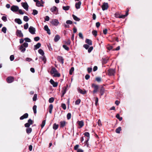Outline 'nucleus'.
Masks as SVG:
<instances>
[{
    "instance_id": "obj_1",
    "label": "nucleus",
    "mask_w": 152,
    "mask_h": 152,
    "mask_svg": "<svg viewBox=\"0 0 152 152\" xmlns=\"http://www.w3.org/2000/svg\"><path fill=\"white\" fill-rule=\"evenodd\" d=\"M50 73L53 75V76L56 77H59L61 75L60 73H58L56 69L54 67L52 66L50 71Z\"/></svg>"
},
{
    "instance_id": "obj_2",
    "label": "nucleus",
    "mask_w": 152,
    "mask_h": 152,
    "mask_svg": "<svg viewBox=\"0 0 152 152\" xmlns=\"http://www.w3.org/2000/svg\"><path fill=\"white\" fill-rule=\"evenodd\" d=\"M92 87L94 88V89L93 91L94 94L97 92L99 89V86L98 85L93 83L92 85Z\"/></svg>"
},
{
    "instance_id": "obj_3",
    "label": "nucleus",
    "mask_w": 152,
    "mask_h": 152,
    "mask_svg": "<svg viewBox=\"0 0 152 152\" xmlns=\"http://www.w3.org/2000/svg\"><path fill=\"white\" fill-rule=\"evenodd\" d=\"M108 75L109 76H113L114 75L115 73L114 70L112 69H110L107 71Z\"/></svg>"
},
{
    "instance_id": "obj_4",
    "label": "nucleus",
    "mask_w": 152,
    "mask_h": 152,
    "mask_svg": "<svg viewBox=\"0 0 152 152\" xmlns=\"http://www.w3.org/2000/svg\"><path fill=\"white\" fill-rule=\"evenodd\" d=\"M51 23L53 25L56 26L58 25L59 22L57 19H53L51 22Z\"/></svg>"
},
{
    "instance_id": "obj_5",
    "label": "nucleus",
    "mask_w": 152,
    "mask_h": 152,
    "mask_svg": "<svg viewBox=\"0 0 152 152\" xmlns=\"http://www.w3.org/2000/svg\"><path fill=\"white\" fill-rule=\"evenodd\" d=\"M10 9L13 12H16L18 10L19 7L17 6L13 5L11 7Z\"/></svg>"
},
{
    "instance_id": "obj_6",
    "label": "nucleus",
    "mask_w": 152,
    "mask_h": 152,
    "mask_svg": "<svg viewBox=\"0 0 152 152\" xmlns=\"http://www.w3.org/2000/svg\"><path fill=\"white\" fill-rule=\"evenodd\" d=\"M108 7L107 3L104 2L102 6V8L103 10H104L107 9Z\"/></svg>"
},
{
    "instance_id": "obj_7",
    "label": "nucleus",
    "mask_w": 152,
    "mask_h": 152,
    "mask_svg": "<svg viewBox=\"0 0 152 152\" xmlns=\"http://www.w3.org/2000/svg\"><path fill=\"white\" fill-rule=\"evenodd\" d=\"M21 4L22 6L26 11L28 10V6L27 2H22Z\"/></svg>"
},
{
    "instance_id": "obj_8",
    "label": "nucleus",
    "mask_w": 152,
    "mask_h": 152,
    "mask_svg": "<svg viewBox=\"0 0 152 152\" xmlns=\"http://www.w3.org/2000/svg\"><path fill=\"white\" fill-rule=\"evenodd\" d=\"M28 30L29 32L32 34H34L35 33V29L32 26H30Z\"/></svg>"
},
{
    "instance_id": "obj_9",
    "label": "nucleus",
    "mask_w": 152,
    "mask_h": 152,
    "mask_svg": "<svg viewBox=\"0 0 152 152\" xmlns=\"http://www.w3.org/2000/svg\"><path fill=\"white\" fill-rule=\"evenodd\" d=\"M16 34L17 36L19 37H23V34L20 30H17L16 31Z\"/></svg>"
},
{
    "instance_id": "obj_10",
    "label": "nucleus",
    "mask_w": 152,
    "mask_h": 152,
    "mask_svg": "<svg viewBox=\"0 0 152 152\" xmlns=\"http://www.w3.org/2000/svg\"><path fill=\"white\" fill-rule=\"evenodd\" d=\"M60 127L61 128H63L66 126V124H67V122H66L65 121H61L60 122Z\"/></svg>"
},
{
    "instance_id": "obj_11",
    "label": "nucleus",
    "mask_w": 152,
    "mask_h": 152,
    "mask_svg": "<svg viewBox=\"0 0 152 152\" xmlns=\"http://www.w3.org/2000/svg\"><path fill=\"white\" fill-rule=\"evenodd\" d=\"M14 79L12 77H9L7 78V83H10L13 81Z\"/></svg>"
},
{
    "instance_id": "obj_12",
    "label": "nucleus",
    "mask_w": 152,
    "mask_h": 152,
    "mask_svg": "<svg viewBox=\"0 0 152 152\" xmlns=\"http://www.w3.org/2000/svg\"><path fill=\"white\" fill-rule=\"evenodd\" d=\"M50 83L53 85V87H56L58 86V83L56 82H55L53 79H50Z\"/></svg>"
},
{
    "instance_id": "obj_13",
    "label": "nucleus",
    "mask_w": 152,
    "mask_h": 152,
    "mask_svg": "<svg viewBox=\"0 0 152 152\" xmlns=\"http://www.w3.org/2000/svg\"><path fill=\"white\" fill-rule=\"evenodd\" d=\"M57 59L58 61L60 63L62 64H63L64 63V59L62 57L59 56H58L57 57Z\"/></svg>"
},
{
    "instance_id": "obj_14",
    "label": "nucleus",
    "mask_w": 152,
    "mask_h": 152,
    "mask_svg": "<svg viewBox=\"0 0 152 152\" xmlns=\"http://www.w3.org/2000/svg\"><path fill=\"white\" fill-rule=\"evenodd\" d=\"M44 30L47 31V33L49 35L51 34L50 30L48 28V26L45 25L44 26Z\"/></svg>"
},
{
    "instance_id": "obj_15",
    "label": "nucleus",
    "mask_w": 152,
    "mask_h": 152,
    "mask_svg": "<svg viewBox=\"0 0 152 152\" xmlns=\"http://www.w3.org/2000/svg\"><path fill=\"white\" fill-rule=\"evenodd\" d=\"M28 114L27 113H26L21 116L20 118V119L21 120H22L24 119L27 118L28 117Z\"/></svg>"
},
{
    "instance_id": "obj_16",
    "label": "nucleus",
    "mask_w": 152,
    "mask_h": 152,
    "mask_svg": "<svg viewBox=\"0 0 152 152\" xmlns=\"http://www.w3.org/2000/svg\"><path fill=\"white\" fill-rule=\"evenodd\" d=\"M81 3L80 1H79L77 3H76L75 4V7L77 9H79L80 8Z\"/></svg>"
},
{
    "instance_id": "obj_17",
    "label": "nucleus",
    "mask_w": 152,
    "mask_h": 152,
    "mask_svg": "<svg viewBox=\"0 0 152 152\" xmlns=\"http://www.w3.org/2000/svg\"><path fill=\"white\" fill-rule=\"evenodd\" d=\"M77 123L80 126V128H82L84 125V122L83 121H77Z\"/></svg>"
},
{
    "instance_id": "obj_18",
    "label": "nucleus",
    "mask_w": 152,
    "mask_h": 152,
    "mask_svg": "<svg viewBox=\"0 0 152 152\" xmlns=\"http://www.w3.org/2000/svg\"><path fill=\"white\" fill-rule=\"evenodd\" d=\"M68 85H66V86L65 87H64L61 91L62 93H63V94H65L66 93V90L67 88L68 87Z\"/></svg>"
},
{
    "instance_id": "obj_19",
    "label": "nucleus",
    "mask_w": 152,
    "mask_h": 152,
    "mask_svg": "<svg viewBox=\"0 0 152 152\" xmlns=\"http://www.w3.org/2000/svg\"><path fill=\"white\" fill-rule=\"evenodd\" d=\"M129 10L128 9L126 11V14L125 15H120L119 18H124L126 16H127L128 15Z\"/></svg>"
},
{
    "instance_id": "obj_20",
    "label": "nucleus",
    "mask_w": 152,
    "mask_h": 152,
    "mask_svg": "<svg viewBox=\"0 0 152 152\" xmlns=\"http://www.w3.org/2000/svg\"><path fill=\"white\" fill-rule=\"evenodd\" d=\"M41 46V44L40 42L38 43L36 45L34 46V50H37L38 49H39Z\"/></svg>"
},
{
    "instance_id": "obj_21",
    "label": "nucleus",
    "mask_w": 152,
    "mask_h": 152,
    "mask_svg": "<svg viewBox=\"0 0 152 152\" xmlns=\"http://www.w3.org/2000/svg\"><path fill=\"white\" fill-rule=\"evenodd\" d=\"M100 93L101 96L103 95L104 93V88L103 86H102L101 87V89L100 91Z\"/></svg>"
},
{
    "instance_id": "obj_22",
    "label": "nucleus",
    "mask_w": 152,
    "mask_h": 152,
    "mask_svg": "<svg viewBox=\"0 0 152 152\" xmlns=\"http://www.w3.org/2000/svg\"><path fill=\"white\" fill-rule=\"evenodd\" d=\"M85 42L89 45H92V41L90 39H86L85 40Z\"/></svg>"
},
{
    "instance_id": "obj_23",
    "label": "nucleus",
    "mask_w": 152,
    "mask_h": 152,
    "mask_svg": "<svg viewBox=\"0 0 152 152\" xmlns=\"http://www.w3.org/2000/svg\"><path fill=\"white\" fill-rule=\"evenodd\" d=\"M60 39V37L58 35H56L55 36L54 40L55 42L58 41Z\"/></svg>"
},
{
    "instance_id": "obj_24",
    "label": "nucleus",
    "mask_w": 152,
    "mask_h": 152,
    "mask_svg": "<svg viewBox=\"0 0 152 152\" xmlns=\"http://www.w3.org/2000/svg\"><path fill=\"white\" fill-rule=\"evenodd\" d=\"M78 91L79 93H80V94L84 95L86 93V91L85 90H82L79 88L78 89Z\"/></svg>"
},
{
    "instance_id": "obj_25",
    "label": "nucleus",
    "mask_w": 152,
    "mask_h": 152,
    "mask_svg": "<svg viewBox=\"0 0 152 152\" xmlns=\"http://www.w3.org/2000/svg\"><path fill=\"white\" fill-rule=\"evenodd\" d=\"M19 49L21 50V52L23 53L26 50L25 48H24L22 45L20 46Z\"/></svg>"
},
{
    "instance_id": "obj_26",
    "label": "nucleus",
    "mask_w": 152,
    "mask_h": 152,
    "mask_svg": "<svg viewBox=\"0 0 152 152\" xmlns=\"http://www.w3.org/2000/svg\"><path fill=\"white\" fill-rule=\"evenodd\" d=\"M15 21L19 24H20L22 23V22L21 20L19 18L15 19Z\"/></svg>"
},
{
    "instance_id": "obj_27",
    "label": "nucleus",
    "mask_w": 152,
    "mask_h": 152,
    "mask_svg": "<svg viewBox=\"0 0 152 152\" xmlns=\"http://www.w3.org/2000/svg\"><path fill=\"white\" fill-rule=\"evenodd\" d=\"M53 108V106L52 104H50L49 107V112L51 114Z\"/></svg>"
},
{
    "instance_id": "obj_28",
    "label": "nucleus",
    "mask_w": 152,
    "mask_h": 152,
    "mask_svg": "<svg viewBox=\"0 0 152 152\" xmlns=\"http://www.w3.org/2000/svg\"><path fill=\"white\" fill-rule=\"evenodd\" d=\"M32 131V129L31 128H27L26 129V133L28 134L30 133Z\"/></svg>"
},
{
    "instance_id": "obj_29",
    "label": "nucleus",
    "mask_w": 152,
    "mask_h": 152,
    "mask_svg": "<svg viewBox=\"0 0 152 152\" xmlns=\"http://www.w3.org/2000/svg\"><path fill=\"white\" fill-rule=\"evenodd\" d=\"M72 16L74 19L75 21H79L80 20V18L77 17L75 15H72Z\"/></svg>"
},
{
    "instance_id": "obj_30",
    "label": "nucleus",
    "mask_w": 152,
    "mask_h": 152,
    "mask_svg": "<svg viewBox=\"0 0 152 152\" xmlns=\"http://www.w3.org/2000/svg\"><path fill=\"white\" fill-rule=\"evenodd\" d=\"M50 11L52 12H53L55 11H56V10H57V11L58 12V10H57V7L56 6H53L52 7L50 10Z\"/></svg>"
},
{
    "instance_id": "obj_31",
    "label": "nucleus",
    "mask_w": 152,
    "mask_h": 152,
    "mask_svg": "<svg viewBox=\"0 0 152 152\" xmlns=\"http://www.w3.org/2000/svg\"><path fill=\"white\" fill-rule=\"evenodd\" d=\"M39 58L44 61V64L46 63V59L45 56L44 55L42 57H40Z\"/></svg>"
},
{
    "instance_id": "obj_32",
    "label": "nucleus",
    "mask_w": 152,
    "mask_h": 152,
    "mask_svg": "<svg viewBox=\"0 0 152 152\" xmlns=\"http://www.w3.org/2000/svg\"><path fill=\"white\" fill-rule=\"evenodd\" d=\"M106 48L108 50H110L113 48V47L109 44H108L106 46Z\"/></svg>"
},
{
    "instance_id": "obj_33",
    "label": "nucleus",
    "mask_w": 152,
    "mask_h": 152,
    "mask_svg": "<svg viewBox=\"0 0 152 152\" xmlns=\"http://www.w3.org/2000/svg\"><path fill=\"white\" fill-rule=\"evenodd\" d=\"M58 127V125L56 124V123H54L53 125V129L54 130H56Z\"/></svg>"
},
{
    "instance_id": "obj_34",
    "label": "nucleus",
    "mask_w": 152,
    "mask_h": 152,
    "mask_svg": "<svg viewBox=\"0 0 152 152\" xmlns=\"http://www.w3.org/2000/svg\"><path fill=\"white\" fill-rule=\"evenodd\" d=\"M38 53L40 54L42 56H43L44 54V53L43 50L41 49H40L38 50Z\"/></svg>"
},
{
    "instance_id": "obj_35",
    "label": "nucleus",
    "mask_w": 152,
    "mask_h": 152,
    "mask_svg": "<svg viewBox=\"0 0 152 152\" xmlns=\"http://www.w3.org/2000/svg\"><path fill=\"white\" fill-rule=\"evenodd\" d=\"M121 127L119 126L118 127L117 129H116L115 130V132L116 133H120V131L121 130Z\"/></svg>"
},
{
    "instance_id": "obj_36",
    "label": "nucleus",
    "mask_w": 152,
    "mask_h": 152,
    "mask_svg": "<svg viewBox=\"0 0 152 152\" xmlns=\"http://www.w3.org/2000/svg\"><path fill=\"white\" fill-rule=\"evenodd\" d=\"M36 5L37 7H43L44 5L43 4H41L40 2V1H38L36 2Z\"/></svg>"
},
{
    "instance_id": "obj_37",
    "label": "nucleus",
    "mask_w": 152,
    "mask_h": 152,
    "mask_svg": "<svg viewBox=\"0 0 152 152\" xmlns=\"http://www.w3.org/2000/svg\"><path fill=\"white\" fill-rule=\"evenodd\" d=\"M120 121H121L122 120V118L120 117V115L119 114H117L115 116Z\"/></svg>"
},
{
    "instance_id": "obj_38",
    "label": "nucleus",
    "mask_w": 152,
    "mask_h": 152,
    "mask_svg": "<svg viewBox=\"0 0 152 152\" xmlns=\"http://www.w3.org/2000/svg\"><path fill=\"white\" fill-rule=\"evenodd\" d=\"M74 70V67H72L69 70V74L72 75V74Z\"/></svg>"
},
{
    "instance_id": "obj_39",
    "label": "nucleus",
    "mask_w": 152,
    "mask_h": 152,
    "mask_svg": "<svg viewBox=\"0 0 152 152\" xmlns=\"http://www.w3.org/2000/svg\"><path fill=\"white\" fill-rule=\"evenodd\" d=\"M63 9L65 10H68L69 9L70 7L67 6H63Z\"/></svg>"
},
{
    "instance_id": "obj_40",
    "label": "nucleus",
    "mask_w": 152,
    "mask_h": 152,
    "mask_svg": "<svg viewBox=\"0 0 152 152\" xmlns=\"http://www.w3.org/2000/svg\"><path fill=\"white\" fill-rule=\"evenodd\" d=\"M37 106L36 105H34L33 107V109L34 111V114H36L37 113L36 109Z\"/></svg>"
},
{
    "instance_id": "obj_41",
    "label": "nucleus",
    "mask_w": 152,
    "mask_h": 152,
    "mask_svg": "<svg viewBox=\"0 0 152 152\" xmlns=\"http://www.w3.org/2000/svg\"><path fill=\"white\" fill-rule=\"evenodd\" d=\"M23 19L24 21L27 22L29 20V18L28 16H24Z\"/></svg>"
},
{
    "instance_id": "obj_42",
    "label": "nucleus",
    "mask_w": 152,
    "mask_h": 152,
    "mask_svg": "<svg viewBox=\"0 0 152 152\" xmlns=\"http://www.w3.org/2000/svg\"><path fill=\"white\" fill-rule=\"evenodd\" d=\"M63 48L66 50L68 51L69 50V48L66 45H63Z\"/></svg>"
},
{
    "instance_id": "obj_43",
    "label": "nucleus",
    "mask_w": 152,
    "mask_h": 152,
    "mask_svg": "<svg viewBox=\"0 0 152 152\" xmlns=\"http://www.w3.org/2000/svg\"><path fill=\"white\" fill-rule=\"evenodd\" d=\"M38 13V11L35 10H33V12L32 13V14L33 15H35L37 14Z\"/></svg>"
},
{
    "instance_id": "obj_44",
    "label": "nucleus",
    "mask_w": 152,
    "mask_h": 152,
    "mask_svg": "<svg viewBox=\"0 0 152 152\" xmlns=\"http://www.w3.org/2000/svg\"><path fill=\"white\" fill-rule=\"evenodd\" d=\"M54 99L53 97H51L49 98V102L50 103H52L53 102Z\"/></svg>"
},
{
    "instance_id": "obj_45",
    "label": "nucleus",
    "mask_w": 152,
    "mask_h": 152,
    "mask_svg": "<svg viewBox=\"0 0 152 152\" xmlns=\"http://www.w3.org/2000/svg\"><path fill=\"white\" fill-rule=\"evenodd\" d=\"M92 34L94 35L95 37L97 35V31H96L95 30H93L92 31Z\"/></svg>"
},
{
    "instance_id": "obj_46",
    "label": "nucleus",
    "mask_w": 152,
    "mask_h": 152,
    "mask_svg": "<svg viewBox=\"0 0 152 152\" xmlns=\"http://www.w3.org/2000/svg\"><path fill=\"white\" fill-rule=\"evenodd\" d=\"M81 102V100L80 99H78L75 102V104L76 105H78L80 104Z\"/></svg>"
},
{
    "instance_id": "obj_47",
    "label": "nucleus",
    "mask_w": 152,
    "mask_h": 152,
    "mask_svg": "<svg viewBox=\"0 0 152 152\" xmlns=\"http://www.w3.org/2000/svg\"><path fill=\"white\" fill-rule=\"evenodd\" d=\"M7 30V29L6 27H4L2 28L1 31L4 33H6V32Z\"/></svg>"
},
{
    "instance_id": "obj_48",
    "label": "nucleus",
    "mask_w": 152,
    "mask_h": 152,
    "mask_svg": "<svg viewBox=\"0 0 152 152\" xmlns=\"http://www.w3.org/2000/svg\"><path fill=\"white\" fill-rule=\"evenodd\" d=\"M71 113H68L67 115V119L68 120H69V119H70L71 118Z\"/></svg>"
},
{
    "instance_id": "obj_49",
    "label": "nucleus",
    "mask_w": 152,
    "mask_h": 152,
    "mask_svg": "<svg viewBox=\"0 0 152 152\" xmlns=\"http://www.w3.org/2000/svg\"><path fill=\"white\" fill-rule=\"evenodd\" d=\"M28 122L30 125L34 123V121L31 119H29L28 121Z\"/></svg>"
},
{
    "instance_id": "obj_50",
    "label": "nucleus",
    "mask_w": 152,
    "mask_h": 152,
    "mask_svg": "<svg viewBox=\"0 0 152 152\" xmlns=\"http://www.w3.org/2000/svg\"><path fill=\"white\" fill-rule=\"evenodd\" d=\"M45 120H43L42 122L41 127L42 128H43L45 126Z\"/></svg>"
},
{
    "instance_id": "obj_51",
    "label": "nucleus",
    "mask_w": 152,
    "mask_h": 152,
    "mask_svg": "<svg viewBox=\"0 0 152 152\" xmlns=\"http://www.w3.org/2000/svg\"><path fill=\"white\" fill-rule=\"evenodd\" d=\"M37 95L36 94H35L34 95L33 98V101H36L37 99Z\"/></svg>"
},
{
    "instance_id": "obj_52",
    "label": "nucleus",
    "mask_w": 152,
    "mask_h": 152,
    "mask_svg": "<svg viewBox=\"0 0 152 152\" xmlns=\"http://www.w3.org/2000/svg\"><path fill=\"white\" fill-rule=\"evenodd\" d=\"M28 26V24L27 23H26L24 25V28L25 29H27Z\"/></svg>"
},
{
    "instance_id": "obj_53",
    "label": "nucleus",
    "mask_w": 152,
    "mask_h": 152,
    "mask_svg": "<svg viewBox=\"0 0 152 152\" xmlns=\"http://www.w3.org/2000/svg\"><path fill=\"white\" fill-rule=\"evenodd\" d=\"M61 107L64 110H66V105L65 104L62 103L61 104Z\"/></svg>"
},
{
    "instance_id": "obj_54",
    "label": "nucleus",
    "mask_w": 152,
    "mask_h": 152,
    "mask_svg": "<svg viewBox=\"0 0 152 152\" xmlns=\"http://www.w3.org/2000/svg\"><path fill=\"white\" fill-rule=\"evenodd\" d=\"M25 48H27L28 47V44L27 43L24 42L23 44L22 45Z\"/></svg>"
},
{
    "instance_id": "obj_55",
    "label": "nucleus",
    "mask_w": 152,
    "mask_h": 152,
    "mask_svg": "<svg viewBox=\"0 0 152 152\" xmlns=\"http://www.w3.org/2000/svg\"><path fill=\"white\" fill-rule=\"evenodd\" d=\"M96 80L98 82H100L101 81V79L100 77H96Z\"/></svg>"
},
{
    "instance_id": "obj_56",
    "label": "nucleus",
    "mask_w": 152,
    "mask_h": 152,
    "mask_svg": "<svg viewBox=\"0 0 152 152\" xmlns=\"http://www.w3.org/2000/svg\"><path fill=\"white\" fill-rule=\"evenodd\" d=\"M2 20L4 22L7 21V18L6 16H3L1 18Z\"/></svg>"
},
{
    "instance_id": "obj_57",
    "label": "nucleus",
    "mask_w": 152,
    "mask_h": 152,
    "mask_svg": "<svg viewBox=\"0 0 152 152\" xmlns=\"http://www.w3.org/2000/svg\"><path fill=\"white\" fill-rule=\"evenodd\" d=\"M93 47L91 46L88 49V52L89 53H90L91 51L93 50Z\"/></svg>"
},
{
    "instance_id": "obj_58",
    "label": "nucleus",
    "mask_w": 152,
    "mask_h": 152,
    "mask_svg": "<svg viewBox=\"0 0 152 152\" xmlns=\"http://www.w3.org/2000/svg\"><path fill=\"white\" fill-rule=\"evenodd\" d=\"M83 134H84V135L85 136H86L88 137H89L90 134H89V133L88 132H85V133H84Z\"/></svg>"
},
{
    "instance_id": "obj_59",
    "label": "nucleus",
    "mask_w": 152,
    "mask_h": 152,
    "mask_svg": "<svg viewBox=\"0 0 152 152\" xmlns=\"http://www.w3.org/2000/svg\"><path fill=\"white\" fill-rule=\"evenodd\" d=\"M83 47L84 48L86 49H88L89 47V46L87 44H85L84 45H83Z\"/></svg>"
},
{
    "instance_id": "obj_60",
    "label": "nucleus",
    "mask_w": 152,
    "mask_h": 152,
    "mask_svg": "<svg viewBox=\"0 0 152 152\" xmlns=\"http://www.w3.org/2000/svg\"><path fill=\"white\" fill-rule=\"evenodd\" d=\"M30 125H31L29 123L27 122L25 124L24 126L26 127L30 128L29 126Z\"/></svg>"
},
{
    "instance_id": "obj_61",
    "label": "nucleus",
    "mask_w": 152,
    "mask_h": 152,
    "mask_svg": "<svg viewBox=\"0 0 152 152\" xmlns=\"http://www.w3.org/2000/svg\"><path fill=\"white\" fill-rule=\"evenodd\" d=\"M66 23L67 24H72V21L71 20H67L66 21Z\"/></svg>"
},
{
    "instance_id": "obj_62",
    "label": "nucleus",
    "mask_w": 152,
    "mask_h": 152,
    "mask_svg": "<svg viewBox=\"0 0 152 152\" xmlns=\"http://www.w3.org/2000/svg\"><path fill=\"white\" fill-rule=\"evenodd\" d=\"M24 40L26 42H31V39L28 38H26L24 39Z\"/></svg>"
},
{
    "instance_id": "obj_63",
    "label": "nucleus",
    "mask_w": 152,
    "mask_h": 152,
    "mask_svg": "<svg viewBox=\"0 0 152 152\" xmlns=\"http://www.w3.org/2000/svg\"><path fill=\"white\" fill-rule=\"evenodd\" d=\"M14 59V56L13 55H11L10 56V59L11 61H13Z\"/></svg>"
},
{
    "instance_id": "obj_64",
    "label": "nucleus",
    "mask_w": 152,
    "mask_h": 152,
    "mask_svg": "<svg viewBox=\"0 0 152 152\" xmlns=\"http://www.w3.org/2000/svg\"><path fill=\"white\" fill-rule=\"evenodd\" d=\"M79 146V145H75L74 147V149L75 150H77L78 149V148Z\"/></svg>"
}]
</instances>
